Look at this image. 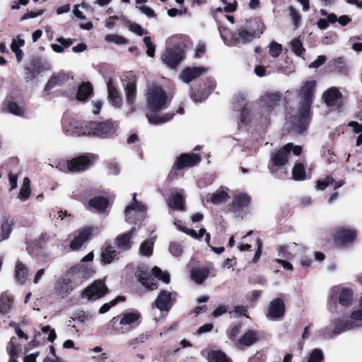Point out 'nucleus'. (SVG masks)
I'll list each match as a JSON object with an SVG mask.
<instances>
[{"label": "nucleus", "mask_w": 362, "mask_h": 362, "mask_svg": "<svg viewBox=\"0 0 362 362\" xmlns=\"http://www.w3.org/2000/svg\"><path fill=\"white\" fill-rule=\"evenodd\" d=\"M108 90V98L112 104L115 107H119L122 103V97L113 84V81L110 78L107 83Z\"/></svg>", "instance_id": "nucleus-27"}, {"label": "nucleus", "mask_w": 362, "mask_h": 362, "mask_svg": "<svg viewBox=\"0 0 362 362\" xmlns=\"http://www.w3.org/2000/svg\"><path fill=\"white\" fill-rule=\"evenodd\" d=\"M25 45V40L20 38L19 36L13 38L11 44V49L12 51L20 49L21 47Z\"/></svg>", "instance_id": "nucleus-57"}, {"label": "nucleus", "mask_w": 362, "mask_h": 362, "mask_svg": "<svg viewBox=\"0 0 362 362\" xmlns=\"http://www.w3.org/2000/svg\"><path fill=\"white\" fill-rule=\"evenodd\" d=\"M155 305L160 311H168L173 305L171 293L161 291L155 300Z\"/></svg>", "instance_id": "nucleus-20"}, {"label": "nucleus", "mask_w": 362, "mask_h": 362, "mask_svg": "<svg viewBox=\"0 0 362 362\" xmlns=\"http://www.w3.org/2000/svg\"><path fill=\"white\" fill-rule=\"evenodd\" d=\"M29 275L28 267L21 261H17L15 267V279L20 284H23L26 281Z\"/></svg>", "instance_id": "nucleus-26"}, {"label": "nucleus", "mask_w": 362, "mask_h": 362, "mask_svg": "<svg viewBox=\"0 0 362 362\" xmlns=\"http://www.w3.org/2000/svg\"><path fill=\"white\" fill-rule=\"evenodd\" d=\"M135 232L136 228L134 226L128 232L119 235L115 240V243L117 248L122 250H128L131 249L132 243L130 240Z\"/></svg>", "instance_id": "nucleus-21"}, {"label": "nucleus", "mask_w": 362, "mask_h": 362, "mask_svg": "<svg viewBox=\"0 0 362 362\" xmlns=\"http://www.w3.org/2000/svg\"><path fill=\"white\" fill-rule=\"evenodd\" d=\"M129 29L131 31L140 36L145 34V32L144 29L141 28V26L135 23H131L129 24Z\"/></svg>", "instance_id": "nucleus-61"}, {"label": "nucleus", "mask_w": 362, "mask_h": 362, "mask_svg": "<svg viewBox=\"0 0 362 362\" xmlns=\"http://www.w3.org/2000/svg\"><path fill=\"white\" fill-rule=\"evenodd\" d=\"M348 126L353 129V131L356 134H362V124L358 122L352 121L348 124Z\"/></svg>", "instance_id": "nucleus-64"}, {"label": "nucleus", "mask_w": 362, "mask_h": 362, "mask_svg": "<svg viewBox=\"0 0 362 362\" xmlns=\"http://www.w3.org/2000/svg\"><path fill=\"white\" fill-rule=\"evenodd\" d=\"M168 205L174 210H185V196L183 194L182 189H180L171 193L168 200Z\"/></svg>", "instance_id": "nucleus-22"}, {"label": "nucleus", "mask_w": 362, "mask_h": 362, "mask_svg": "<svg viewBox=\"0 0 362 362\" xmlns=\"http://www.w3.org/2000/svg\"><path fill=\"white\" fill-rule=\"evenodd\" d=\"M326 62V57L325 56H319L316 60L312 62L309 67L313 69H317L324 64Z\"/></svg>", "instance_id": "nucleus-62"}, {"label": "nucleus", "mask_w": 362, "mask_h": 362, "mask_svg": "<svg viewBox=\"0 0 362 362\" xmlns=\"http://www.w3.org/2000/svg\"><path fill=\"white\" fill-rule=\"evenodd\" d=\"M64 129L67 134L80 136H103L113 132V124L110 121L100 123L88 122L84 126L73 120L69 124H64Z\"/></svg>", "instance_id": "nucleus-3"}, {"label": "nucleus", "mask_w": 362, "mask_h": 362, "mask_svg": "<svg viewBox=\"0 0 362 362\" xmlns=\"http://www.w3.org/2000/svg\"><path fill=\"white\" fill-rule=\"evenodd\" d=\"M41 330L44 334H48L47 340L49 341L53 342L55 340L57 337L55 330L54 329H52L50 326H44L42 327Z\"/></svg>", "instance_id": "nucleus-56"}, {"label": "nucleus", "mask_w": 362, "mask_h": 362, "mask_svg": "<svg viewBox=\"0 0 362 362\" xmlns=\"http://www.w3.org/2000/svg\"><path fill=\"white\" fill-rule=\"evenodd\" d=\"M259 339V334L254 330H249L239 339V343L242 345L249 346Z\"/></svg>", "instance_id": "nucleus-37"}, {"label": "nucleus", "mask_w": 362, "mask_h": 362, "mask_svg": "<svg viewBox=\"0 0 362 362\" xmlns=\"http://www.w3.org/2000/svg\"><path fill=\"white\" fill-rule=\"evenodd\" d=\"M353 325L350 318H336L332 322V330L329 331V329L327 327L323 331V335L332 338L348 330L355 329Z\"/></svg>", "instance_id": "nucleus-7"}, {"label": "nucleus", "mask_w": 362, "mask_h": 362, "mask_svg": "<svg viewBox=\"0 0 362 362\" xmlns=\"http://www.w3.org/2000/svg\"><path fill=\"white\" fill-rule=\"evenodd\" d=\"M201 160V157L196 153H182L177 158L175 163V168L177 170H181L184 168H190Z\"/></svg>", "instance_id": "nucleus-16"}, {"label": "nucleus", "mask_w": 362, "mask_h": 362, "mask_svg": "<svg viewBox=\"0 0 362 362\" xmlns=\"http://www.w3.org/2000/svg\"><path fill=\"white\" fill-rule=\"evenodd\" d=\"M31 194V189L30 186V180L28 177H25L23 181V185L21 187L19 194L18 195V198L22 201L25 202L30 197Z\"/></svg>", "instance_id": "nucleus-41"}, {"label": "nucleus", "mask_w": 362, "mask_h": 362, "mask_svg": "<svg viewBox=\"0 0 362 362\" xmlns=\"http://www.w3.org/2000/svg\"><path fill=\"white\" fill-rule=\"evenodd\" d=\"M152 274L154 277H156L158 279L163 281L165 284H169L170 281V275L166 272H163L158 267H154L152 269Z\"/></svg>", "instance_id": "nucleus-48"}, {"label": "nucleus", "mask_w": 362, "mask_h": 362, "mask_svg": "<svg viewBox=\"0 0 362 362\" xmlns=\"http://www.w3.org/2000/svg\"><path fill=\"white\" fill-rule=\"evenodd\" d=\"M285 305L280 298L274 299L268 305L267 317L270 320H279L284 315Z\"/></svg>", "instance_id": "nucleus-15"}, {"label": "nucleus", "mask_w": 362, "mask_h": 362, "mask_svg": "<svg viewBox=\"0 0 362 362\" xmlns=\"http://www.w3.org/2000/svg\"><path fill=\"white\" fill-rule=\"evenodd\" d=\"M169 252L175 257H179L182 252V248L180 244L171 243L169 246Z\"/></svg>", "instance_id": "nucleus-54"}, {"label": "nucleus", "mask_w": 362, "mask_h": 362, "mask_svg": "<svg viewBox=\"0 0 362 362\" xmlns=\"http://www.w3.org/2000/svg\"><path fill=\"white\" fill-rule=\"evenodd\" d=\"M91 156H82L74 158L66 163V168L69 172L76 173L87 170L91 165Z\"/></svg>", "instance_id": "nucleus-13"}, {"label": "nucleus", "mask_w": 362, "mask_h": 362, "mask_svg": "<svg viewBox=\"0 0 362 362\" xmlns=\"http://www.w3.org/2000/svg\"><path fill=\"white\" fill-rule=\"evenodd\" d=\"M292 148L293 144L288 143L286 144L282 148L271 154L270 168L272 171L276 170L287 163L288 156L290 155V152ZM272 173H276V172Z\"/></svg>", "instance_id": "nucleus-6"}, {"label": "nucleus", "mask_w": 362, "mask_h": 362, "mask_svg": "<svg viewBox=\"0 0 362 362\" xmlns=\"http://www.w3.org/2000/svg\"><path fill=\"white\" fill-rule=\"evenodd\" d=\"M191 278L197 284H202L209 276V270L206 267H194L191 270Z\"/></svg>", "instance_id": "nucleus-30"}, {"label": "nucleus", "mask_w": 362, "mask_h": 362, "mask_svg": "<svg viewBox=\"0 0 362 362\" xmlns=\"http://www.w3.org/2000/svg\"><path fill=\"white\" fill-rule=\"evenodd\" d=\"M93 89L90 83H83L78 87L76 98L78 100L83 101L91 95Z\"/></svg>", "instance_id": "nucleus-42"}, {"label": "nucleus", "mask_w": 362, "mask_h": 362, "mask_svg": "<svg viewBox=\"0 0 362 362\" xmlns=\"http://www.w3.org/2000/svg\"><path fill=\"white\" fill-rule=\"evenodd\" d=\"M57 291L63 298L67 296L73 291L71 280L67 278L59 280L58 281Z\"/></svg>", "instance_id": "nucleus-35"}, {"label": "nucleus", "mask_w": 362, "mask_h": 362, "mask_svg": "<svg viewBox=\"0 0 362 362\" xmlns=\"http://www.w3.org/2000/svg\"><path fill=\"white\" fill-rule=\"evenodd\" d=\"M90 235V231L88 229L81 230L78 236L75 237L70 243V247L72 250H77L80 248L82 245L88 240Z\"/></svg>", "instance_id": "nucleus-34"}, {"label": "nucleus", "mask_w": 362, "mask_h": 362, "mask_svg": "<svg viewBox=\"0 0 362 362\" xmlns=\"http://www.w3.org/2000/svg\"><path fill=\"white\" fill-rule=\"evenodd\" d=\"M119 258V252L111 245L102 249L101 259L104 264H110Z\"/></svg>", "instance_id": "nucleus-24"}, {"label": "nucleus", "mask_w": 362, "mask_h": 362, "mask_svg": "<svg viewBox=\"0 0 362 362\" xmlns=\"http://www.w3.org/2000/svg\"><path fill=\"white\" fill-rule=\"evenodd\" d=\"M255 37V31L241 27L231 35L230 46H240L251 42Z\"/></svg>", "instance_id": "nucleus-9"}, {"label": "nucleus", "mask_w": 362, "mask_h": 362, "mask_svg": "<svg viewBox=\"0 0 362 362\" xmlns=\"http://www.w3.org/2000/svg\"><path fill=\"white\" fill-rule=\"evenodd\" d=\"M334 182V179L330 177L327 176L323 180H318L317 181L316 187L317 189L323 190L325 189L329 184H332Z\"/></svg>", "instance_id": "nucleus-55"}, {"label": "nucleus", "mask_w": 362, "mask_h": 362, "mask_svg": "<svg viewBox=\"0 0 362 362\" xmlns=\"http://www.w3.org/2000/svg\"><path fill=\"white\" fill-rule=\"evenodd\" d=\"M300 249V247L295 243H292L288 245L280 246L279 249V256L287 259H291Z\"/></svg>", "instance_id": "nucleus-28"}, {"label": "nucleus", "mask_w": 362, "mask_h": 362, "mask_svg": "<svg viewBox=\"0 0 362 362\" xmlns=\"http://www.w3.org/2000/svg\"><path fill=\"white\" fill-rule=\"evenodd\" d=\"M280 99L281 95L277 93L264 95L261 100L262 111L266 114L269 113L278 105Z\"/></svg>", "instance_id": "nucleus-19"}, {"label": "nucleus", "mask_w": 362, "mask_h": 362, "mask_svg": "<svg viewBox=\"0 0 362 362\" xmlns=\"http://www.w3.org/2000/svg\"><path fill=\"white\" fill-rule=\"evenodd\" d=\"M292 176L295 180H304L306 179L305 165L301 163H297L293 168Z\"/></svg>", "instance_id": "nucleus-44"}, {"label": "nucleus", "mask_w": 362, "mask_h": 362, "mask_svg": "<svg viewBox=\"0 0 362 362\" xmlns=\"http://www.w3.org/2000/svg\"><path fill=\"white\" fill-rule=\"evenodd\" d=\"M349 318L354 328L362 326V308L358 307V309L354 310Z\"/></svg>", "instance_id": "nucleus-47"}, {"label": "nucleus", "mask_w": 362, "mask_h": 362, "mask_svg": "<svg viewBox=\"0 0 362 362\" xmlns=\"http://www.w3.org/2000/svg\"><path fill=\"white\" fill-rule=\"evenodd\" d=\"M230 198L228 194V189L227 187H221L213 194H208L202 202H211L213 204L218 205L226 202Z\"/></svg>", "instance_id": "nucleus-17"}, {"label": "nucleus", "mask_w": 362, "mask_h": 362, "mask_svg": "<svg viewBox=\"0 0 362 362\" xmlns=\"http://www.w3.org/2000/svg\"><path fill=\"white\" fill-rule=\"evenodd\" d=\"M8 181L11 185V190H13L17 187L18 175L12 173H9Z\"/></svg>", "instance_id": "nucleus-63"}, {"label": "nucleus", "mask_w": 362, "mask_h": 362, "mask_svg": "<svg viewBox=\"0 0 362 362\" xmlns=\"http://www.w3.org/2000/svg\"><path fill=\"white\" fill-rule=\"evenodd\" d=\"M88 205L89 206L95 209L98 211L102 212L107 207L108 200L105 197H98L91 199L88 202Z\"/></svg>", "instance_id": "nucleus-38"}, {"label": "nucleus", "mask_w": 362, "mask_h": 362, "mask_svg": "<svg viewBox=\"0 0 362 362\" xmlns=\"http://www.w3.org/2000/svg\"><path fill=\"white\" fill-rule=\"evenodd\" d=\"M107 291L104 283L100 281H95L92 285L85 289L82 293L83 298L88 300H95L103 296Z\"/></svg>", "instance_id": "nucleus-12"}, {"label": "nucleus", "mask_w": 362, "mask_h": 362, "mask_svg": "<svg viewBox=\"0 0 362 362\" xmlns=\"http://www.w3.org/2000/svg\"><path fill=\"white\" fill-rule=\"evenodd\" d=\"M282 51V46L281 45L276 42H272L269 45V54L273 57H277L281 54Z\"/></svg>", "instance_id": "nucleus-53"}, {"label": "nucleus", "mask_w": 362, "mask_h": 362, "mask_svg": "<svg viewBox=\"0 0 362 362\" xmlns=\"http://www.w3.org/2000/svg\"><path fill=\"white\" fill-rule=\"evenodd\" d=\"M341 93L336 88H329L324 94L323 98L328 106L337 105L340 99Z\"/></svg>", "instance_id": "nucleus-31"}, {"label": "nucleus", "mask_w": 362, "mask_h": 362, "mask_svg": "<svg viewBox=\"0 0 362 362\" xmlns=\"http://www.w3.org/2000/svg\"><path fill=\"white\" fill-rule=\"evenodd\" d=\"M68 78V76L64 73L54 75L47 83L45 87V90L47 92L49 91L55 86L60 85L63 82L67 81Z\"/></svg>", "instance_id": "nucleus-36"}, {"label": "nucleus", "mask_w": 362, "mask_h": 362, "mask_svg": "<svg viewBox=\"0 0 362 362\" xmlns=\"http://www.w3.org/2000/svg\"><path fill=\"white\" fill-rule=\"evenodd\" d=\"M207 357L209 362H231L221 351H211L208 353Z\"/></svg>", "instance_id": "nucleus-45"}, {"label": "nucleus", "mask_w": 362, "mask_h": 362, "mask_svg": "<svg viewBox=\"0 0 362 362\" xmlns=\"http://www.w3.org/2000/svg\"><path fill=\"white\" fill-rule=\"evenodd\" d=\"M105 40L107 42H113L117 45L125 44L127 42V40L124 37L118 35H107Z\"/></svg>", "instance_id": "nucleus-52"}, {"label": "nucleus", "mask_w": 362, "mask_h": 362, "mask_svg": "<svg viewBox=\"0 0 362 362\" xmlns=\"http://www.w3.org/2000/svg\"><path fill=\"white\" fill-rule=\"evenodd\" d=\"M315 81H309L305 83L300 90L302 103L297 117H291L289 122L292 123L295 131L302 132L306 127L310 115V105L315 91Z\"/></svg>", "instance_id": "nucleus-2"}, {"label": "nucleus", "mask_w": 362, "mask_h": 362, "mask_svg": "<svg viewBox=\"0 0 362 362\" xmlns=\"http://www.w3.org/2000/svg\"><path fill=\"white\" fill-rule=\"evenodd\" d=\"M356 236V230L351 228L339 227L334 233L333 240L337 245L346 247L354 243Z\"/></svg>", "instance_id": "nucleus-4"}, {"label": "nucleus", "mask_w": 362, "mask_h": 362, "mask_svg": "<svg viewBox=\"0 0 362 362\" xmlns=\"http://www.w3.org/2000/svg\"><path fill=\"white\" fill-rule=\"evenodd\" d=\"M146 107L148 112L146 117L149 123L158 125L170 121L174 113L158 114V112L166 107L167 95L158 86L149 87L146 93Z\"/></svg>", "instance_id": "nucleus-1"}, {"label": "nucleus", "mask_w": 362, "mask_h": 362, "mask_svg": "<svg viewBox=\"0 0 362 362\" xmlns=\"http://www.w3.org/2000/svg\"><path fill=\"white\" fill-rule=\"evenodd\" d=\"M13 298L8 292H4L0 296V313L8 315L13 308Z\"/></svg>", "instance_id": "nucleus-29"}, {"label": "nucleus", "mask_w": 362, "mask_h": 362, "mask_svg": "<svg viewBox=\"0 0 362 362\" xmlns=\"http://www.w3.org/2000/svg\"><path fill=\"white\" fill-rule=\"evenodd\" d=\"M93 252H90L82 258L79 264L70 269L69 274L76 275L79 278H82L83 279H88L90 278L94 274L95 271L90 265L86 263L91 262L93 260Z\"/></svg>", "instance_id": "nucleus-5"}, {"label": "nucleus", "mask_w": 362, "mask_h": 362, "mask_svg": "<svg viewBox=\"0 0 362 362\" xmlns=\"http://www.w3.org/2000/svg\"><path fill=\"white\" fill-rule=\"evenodd\" d=\"M92 317H93L92 315L86 313L83 311H80L79 313H77L74 320H77L80 322L84 323V322L90 321L92 319Z\"/></svg>", "instance_id": "nucleus-58"}, {"label": "nucleus", "mask_w": 362, "mask_h": 362, "mask_svg": "<svg viewBox=\"0 0 362 362\" xmlns=\"http://www.w3.org/2000/svg\"><path fill=\"white\" fill-rule=\"evenodd\" d=\"M250 202V197L245 193L237 194L233 199V209L235 212H240L247 207Z\"/></svg>", "instance_id": "nucleus-25"}, {"label": "nucleus", "mask_w": 362, "mask_h": 362, "mask_svg": "<svg viewBox=\"0 0 362 362\" xmlns=\"http://www.w3.org/2000/svg\"><path fill=\"white\" fill-rule=\"evenodd\" d=\"M240 329H241L240 325H235V326L229 328L227 331L228 337L231 339H234L240 332Z\"/></svg>", "instance_id": "nucleus-60"}, {"label": "nucleus", "mask_w": 362, "mask_h": 362, "mask_svg": "<svg viewBox=\"0 0 362 362\" xmlns=\"http://www.w3.org/2000/svg\"><path fill=\"white\" fill-rule=\"evenodd\" d=\"M6 350L9 356H17V355L21 351V344H18V338L12 337L7 344Z\"/></svg>", "instance_id": "nucleus-40"}, {"label": "nucleus", "mask_w": 362, "mask_h": 362, "mask_svg": "<svg viewBox=\"0 0 362 362\" xmlns=\"http://www.w3.org/2000/svg\"><path fill=\"white\" fill-rule=\"evenodd\" d=\"M223 4L225 5L223 11L226 13H233L236 11L238 3L234 1L233 3H228L226 0H221Z\"/></svg>", "instance_id": "nucleus-59"}, {"label": "nucleus", "mask_w": 362, "mask_h": 362, "mask_svg": "<svg viewBox=\"0 0 362 362\" xmlns=\"http://www.w3.org/2000/svg\"><path fill=\"white\" fill-rule=\"evenodd\" d=\"M13 224V219L9 216H4L1 223L0 235L3 240L9 238Z\"/></svg>", "instance_id": "nucleus-33"}, {"label": "nucleus", "mask_w": 362, "mask_h": 362, "mask_svg": "<svg viewBox=\"0 0 362 362\" xmlns=\"http://www.w3.org/2000/svg\"><path fill=\"white\" fill-rule=\"evenodd\" d=\"M141 317L138 312L124 313L121 315L119 324L121 325H132L136 322Z\"/></svg>", "instance_id": "nucleus-39"}, {"label": "nucleus", "mask_w": 362, "mask_h": 362, "mask_svg": "<svg viewBox=\"0 0 362 362\" xmlns=\"http://www.w3.org/2000/svg\"><path fill=\"white\" fill-rule=\"evenodd\" d=\"M126 99L131 112L136 110L135 100L136 97V86L134 82H128L125 88Z\"/></svg>", "instance_id": "nucleus-23"}, {"label": "nucleus", "mask_w": 362, "mask_h": 362, "mask_svg": "<svg viewBox=\"0 0 362 362\" xmlns=\"http://www.w3.org/2000/svg\"><path fill=\"white\" fill-rule=\"evenodd\" d=\"M207 71L205 67H187L184 69L180 74V79L185 83L190 81L199 78Z\"/></svg>", "instance_id": "nucleus-18"}, {"label": "nucleus", "mask_w": 362, "mask_h": 362, "mask_svg": "<svg viewBox=\"0 0 362 362\" xmlns=\"http://www.w3.org/2000/svg\"><path fill=\"white\" fill-rule=\"evenodd\" d=\"M140 283L148 289L153 291L157 288V281L155 278L146 272H140L138 274Z\"/></svg>", "instance_id": "nucleus-32"}, {"label": "nucleus", "mask_w": 362, "mask_h": 362, "mask_svg": "<svg viewBox=\"0 0 362 362\" xmlns=\"http://www.w3.org/2000/svg\"><path fill=\"white\" fill-rule=\"evenodd\" d=\"M49 69V64L40 59H34L25 67V78L30 81L45 71Z\"/></svg>", "instance_id": "nucleus-11"}, {"label": "nucleus", "mask_w": 362, "mask_h": 362, "mask_svg": "<svg viewBox=\"0 0 362 362\" xmlns=\"http://www.w3.org/2000/svg\"><path fill=\"white\" fill-rule=\"evenodd\" d=\"M183 59V52L179 47L168 48L161 56L163 62L169 68L175 69Z\"/></svg>", "instance_id": "nucleus-8"}, {"label": "nucleus", "mask_w": 362, "mask_h": 362, "mask_svg": "<svg viewBox=\"0 0 362 362\" xmlns=\"http://www.w3.org/2000/svg\"><path fill=\"white\" fill-rule=\"evenodd\" d=\"M153 241L151 239L144 241L139 247L140 255L150 257L153 253Z\"/></svg>", "instance_id": "nucleus-46"}, {"label": "nucleus", "mask_w": 362, "mask_h": 362, "mask_svg": "<svg viewBox=\"0 0 362 362\" xmlns=\"http://www.w3.org/2000/svg\"><path fill=\"white\" fill-rule=\"evenodd\" d=\"M8 111L17 116H23L24 113L23 107L19 105L16 102L10 101L8 103Z\"/></svg>", "instance_id": "nucleus-50"}, {"label": "nucleus", "mask_w": 362, "mask_h": 362, "mask_svg": "<svg viewBox=\"0 0 362 362\" xmlns=\"http://www.w3.org/2000/svg\"><path fill=\"white\" fill-rule=\"evenodd\" d=\"M339 294L338 300L343 306H348L351 304L353 300V292L350 288H341L339 286H333L329 290V296L332 298Z\"/></svg>", "instance_id": "nucleus-14"}, {"label": "nucleus", "mask_w": 362, "mask_h": 362, "mask_svg": "<svg viewBox=\"0 0 362 362\" xmlns=\"http://www.w3.org/2000/svg\"><path fill=\"white\" fill-rule=\"evenodd\" d=\"M288 13L290 17L292 18L294 26L298 28L300 23V16L298 11L293 6H290L288 7Z\"/></svg>", "instance_id": "nucleus-51"}, {"label": "nucleus", "mask_w": 362, "mask_h": 362, "mask_svg": "<svg viewBox=\"0 0 362 362\" xmlns=\"http://www.w3.org/2000/svg\"><path fill=\"white\" fill-rule=\"evenodd\" d=\"M291 47L293 53L298 56H300L305 52L302 42L299 38H294L291 41Z\"/></svg>", "instance_id": "nucleus-49"}, {"label": "nucleus", "mask_w": 362, "mask_h": 362, "mask_svg": "<svg viewBox=\"0 0 362 362\" xmlns=\"http://www.w3.org/2000/svg\"><path fill=\"white\" fill-rule=\"evenodd\" d=\"M146 207L143 204L136 206H127L125 209V220L128 223H135L143 220L145 217Z\"/></svg>", "instance_id": "nucleus-10"}, {"label": "nucleus", "mask_w": 362, "mask_h": 362, "mask_svg": "<svg viewBox=\"0 0 362 362\" xmlns=\"http://www.w3.org/2000/svg\"><path fill=\"white\" fill-rule=\"evenodd\" d=\"M175 225L177 226V228L179 230L183 232L184 233H186L187 235L197 240H201V238L206 233V229L204 228H201L199 230V233H197L195 230L192 229H189L180 225H177L176 223H175Z\"/></svg>", "instance_id": "nucleus-43"}]
</instances>
